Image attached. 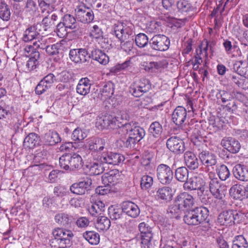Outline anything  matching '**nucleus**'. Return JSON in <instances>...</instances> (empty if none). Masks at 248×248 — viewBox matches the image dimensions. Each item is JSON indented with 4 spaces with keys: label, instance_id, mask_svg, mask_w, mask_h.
Here are the masks:
<instances>
[{
    "label": "nucleus",
    "instance_id": "nucleus-53",
    "mask_svg": "<svg viewBox=\"0 0 248 248\" xmlns=\"http://www.w3.org/2000/svg\"><path fill=\"white\" fill-rule=\"evenodd\" d=\"M217 172L214 173L213 176L211 173H208L209 179V190L212 194L216 197L217 196V178L216 177Z\"/></svg>",
    "mask_w": 248,
    "mask_h": 248
},
{
    "label": "nucleus",
    "instance_id": "nucleus-6",
    "mask_svg": "<svg viewBox=\"0 0 248 248\" xmlns=\"http://www.w3.org/2000/svg\"><path fill=\"white\" fill-rule=\"evenodd\" d=\"M122 131L129 134L132 138L137 142L140 141L145 135L144 129L136 125L133 122L125 123L122 126Z\"/></svg>",
    "mask_w": 248,
    "mask_h": 248
},
{
    "label": "nucleus",
    "instance_id": "nucleus-2",
    "mask_svg": "<svg viewBox=\"0 0 248 248\" xmlns=\"http://www.w3.org/2000/svg\"><path fill=\"white\" fill-rule=\"evenodd\" d=\"M133 27L130 22H117L113 25L112 34L123 43L133 37Z\"/></svg>",
    "mask_w": 248,
    "mask_h": 248
},
{
    "label": "nucleus",
    "instance_id": "nucleus-35",
    "mask_svg": "<svg viewBox=\"0 0 248 248\" xmlns=\"http://www.w3.org/2000/svg\"><path fill=\"white\" fill-rule=\"evenodd\" d=\"M172 189L169 186L159 188L156 191L155 197L157 200L170 201L172 199Z\"/></svg>",
    "mask_w": 248,
    "mask_h": 248
},
{
    "label": "nucleus",
    "instance_id": "nucleus-30",
    "mask_svg": "<svg viewBox=\"0 0 248 248\" xmlns=\"http://www.w3.org/2000/svg\"><path fill=\"white\" fill-rule=\"evenodd\" d=\"M91 87V80L88 78H81L77 86L76 91L78 93L85 96L90 93Z\"/></svg>",
    "mask_w": 248,
    "mask_h": 248
},
{
    "label": "nucleus",
    "instance_id": "nucleus-13",
    "mask_svg": "<svg viewBox=\"0 0 248 248\" xmlns=\"http://www.w3.org/2000/svg\"><path fill=\"white\" fill-rule=\"evenodd\" d=\"M216 39L210 38L209 41L203 40L197 49L198 55H202L203 57H207L208 53H213L216 50Z\"/></svg>",
    "mask_w": 248,
    "mask_h": 248
},
{
    "label": "nucleus",
    "instance_id": "nucleus-39",
    "mask_svg": "<svg viewBox=\"0 0 248 248\" xmlns=\"http://www.w3.org/2000/svg\"><path fill=\"white\" fill-rule=\"evenodd\" d=\"M37 41H35L33 43V47L35 49L40 48L42 49H46L48 46L51 44L53 41V38L46 36L39 37L37 39Z\"/></svg>",
    "mask_w": 248,
    "mask_h": 248
},
{
    "label": "nucleus",
    "instance_id": "nucleus-1",
    "mask_svg": "<svg viewBox=\"0 0 248 248\" xmlns=\"http://www.w3.org/2000/svg\"><path fill=\"white\" fill-rule=\"evenodd\" d=\"M209 211L204 207H197L186 212L183 217L185 223L189 226H197L205 222L209 216Z\"/></svg>",
    "mask_w": 248,
    "mask_h": 248
},
{
    "label": "nucleus",
    "instance_id": "nucleus-14",
    "mask_svg": "<svg viewBox=\"0 0 248 248\" xmlns=\"http://www.w3.org/2000/svg\"><path fill=\"white\" fill-rule=\"evenodd\" d=\"M69 57L76 63H84L90 60L91 56L86 49L80 48L71 50Z\"/></svg>",
    "mask_w": 248,
    "mask_h": 248
},
{
    "label": "nucleus",
    "instance_id": "nucleus-17",
    "mask_svg": "<svg viewBox=\"0 0 248 248\" xmlns=\"http://www.w3.org/2000/svg\"><path fill=\"white\" fill-rule=\"evenodd\" d=\"M42 31V24L37 23L33 26L28 27L24 31L23 40L27 42L34 39H37L40 36V32Z\"/></svg>",
    "mask_w": 248,
    "mask_h": 248
},
{
    "label": "nucleus",
    "instance_id": "nucleus-18",
    "mask_svg": "<svg viewBox=\"0 0 248 248\" xmlns=\"http://www.w3.org/2000/svg\"><path fill=\"white\" fill-rule=\"evenodd\" d=\"M86 147L89 148V150L93 151V154H100L105 148L106 144L104 139L98 138H92L86 140Z\"/></svg>",
    "mask_w": 248,
    "mask_h": 248
},
{
    "label": "nucleus",
    "instance_id": "nucleus-49",
    "mask_svg": "<svg viewBox=\"0 0 248 248\" xmlns=\"http://www.w3.org/2000/svg\"><path fill=\"white\" fill-rule=\"evenodd\" d=\"M248 243L242 235L236 236L232 241V248H248Z\"/></svg>",
    "mask_w": 248,
    "mask_h": 248
},
{
    "label": "nucleus",
    "instance_id": "nucleus-11",
    "mask_svg": "<svg viewBox=\"0 0 248 248\" xmlns=\"http://www.w3.org/2000/svg\"><path fill=\"white\" fill-rule=\"evenodd\" d=\"M166 146L171 152L175 154H182L185 150L184 142L177 136H172L169 138L167 140Z\"/></svg>",
    "mask_w": 248,
    "mask_h": 248
},
{
    "label": "nucleus",
    "instance_id": "nucleus-52",
    "mask_svg": "<svg viewBox=\"0 0 248 248\" xmlns=\"http://www.w3.org/2000/svg\"><path fill=\"white\" fill-rule=\"evenodd\" d=\"M135 42L138 46L140 48L145 47L148 44L149 40L147 36L144 33H139L135 37Z\"/></svg>",
    "mask_w": 248,
    "mask_h": 248
},
{
    "label": "nucleus",
    "instance_id": "nucleus-47",
    "mask_svg": "<svg viewBox=\"0 0 248 248\" xmlns=\"http://www.w3.org/2000/svg\"><path fill=\"white\" fill-rule=\"evenodd\" d=\"M90 36L96 39L97 41H98L102 47H105L102 44L105 40L103 37V32L98 26L94 25L93 27L90 32Z\"/></svg>",
    "mask_w": 248,
    "mask_h": 248
},
{
    "label": "nucleus",
    "instance_id": "nucleus-41",
    "mask_svg": "<svg viewBox=\"0 0 248 248\" xmlns=\"http://www.w3.org/2000/svg\"><path fill=\"white\" fill-rule=\"evenodd\" d=\"M83 237L91 245H96L100 242V235L94 231H86L83 233Z\"/></svg>",
    "mask_w": 248,
    "mask_h": 248
},
{
    "label": "nucleus",
    "instance_id": "nucleus-36",
    "mask_svg": "<svg viewBox=\"0 0 248 248\" xmlns=\"http://www.w3.org/2000/svg\"><path fill=\"white\" fill-rule=\"evenodd\" d=\"M153 237L152 230L140 234L141 248H154L152 243Z\"/></svg>",
    "mask_w": 248,
    "mask_h": 248
},
{
    "label": "nucleus",
    "instance_id": "nucleus-23",
    "mask_svg": "<svg viewBox=\"0 0 248 248\" xmlns=\"http://www.w3.org/2000/svg\"><path fill=\"white\" fill-rule=\"evenodd\" d=\"M122 209L126 215L133 218L138 217L140 214V209L139 206L131 201L123 202L122 205Z\"/></svg>",
    "mask_w": 248,
    "mask_h": 248
},
{
    "label": "nucleus",
    "instance_id": "nucleus-19",
    "mask_svg": "<svg viewBox=\"0 0 248 248\" xmlns=\"http://www.w3.org/2000/svg\"><path fill=\"white\" fill-rule=\"evenodd\" d=\"M187 118V111L182 106H178L173 110L171 115L172 122L178 126L185 124Z\"/></svg>",
    "mask_w": 248,
    "mask_h": 248
},
{
    "label": "nucleus",
    "instance_id": "nucleus-7",
    "mask_svg": "<svg viewBox=\"0 0 248 248\" xmlns=\"http://www.w3.org/2000/svg\"><path fill=\"white\" fill-rule=\"evenodd\" d=\"M151 88V83L149 80L142 78L130 87V92L135 97H139L148 92Z\"/></svg>",
    "mask_w": 248,
    "mask_h": 248
},
{
    "label": "nucleus",
    "instance_id": "nucleus-54",
    "mask_svg": "<svg viewBox=\"0 0 248 248\" xmlns=\"http://www.w3.org/2000/svg\"><path fill=\"white\" fill-rule=\"evenodd\" d=\"M247 50H248V45L247 44H242L240 47L233 45L232 52H235V53L233 54V56L245 58Z\"/></svg>",
    "mask_w": 248,
    "mask_h": 248
},
{
    "label": "nucleus",
    "instance_id": "nucleus-21",
    "mask_svg": "<svg viewBox=\"0 0 248 248\" xmlns=\"http://www.w3.org/2000/svg\"><path fill=\"white\" fill-rule=\"evenodd\" d=\"M62 22L66 28L73 30V31L76 32L78 36L82 33V29L79 27L74 16L66 14L63 16Z\"/></svg>",
    "mask_w": 248,
    "mask_h": 248
},
{
    "label": "nucleus",
    "instance_id": "nucleus-12",
    "mask_svg": "<svg viewBox=\"0 0 248 248\" xmlns=\"http://www.w3.org/2000/svg\"><path fill=\"white\" fill-rule=\"evenodd\" d=\"M205 182L200 176H195L188 179L184 184V188L186 190H198L202 193L204 191Z\"/></svg>",
    "mask_w": 248,
    "mask_h": 248
},
{
    "label": "nucleus",
    "instance_id": "nucleus-24",
    "mask_svg": "<svg viewBox=\"0 0 248 248\" xmlns=\"http://www.w3.org/2000/svg\"><path fill=\"white\" fill-rule=\"evenodd\" d=\"M196 127L192 130L191 134V141L193 144L198 148V150L203 148L206 144L204 143L205 140L204 137L202 135L201 130L199 129V125L196 124Z\"/></svg>",
    "mask_w": 248,
    "mask_h": 248
},
{
    "label": "nucleus",
    "instance_id": "nucleus-48",
    "mask_svg": "<svg viewBox=\"0 0 248 248\" xmlns=\"http://www.w3.org/2000/svg\"><path fill=\"white\" fill-rule=\"evenodd\" d=\"M11 13L10 9L6 4L3 1H0V18L3 21H7L10 18Z\"/></svg>",
    "mask_w": 248,
    "mask_h": 248
},
{
    "label": "nucleus",
    "instance_id": "nucleus-10",
    "mask_svg": "<svg viewBox=\"0 0 248 248\" xmlns=\"http://www.w3.org/2000/svg\"><path fill=\"white\" fill-rule=\"evenodd\" d=\"M77 19L83 23H88L92 22L94 18V15L92 10L84 5L77 7L75 10Z\"/></svg>",
    "mask_w": 248,
    "mask_h": 248
},
{
    "label": "nucleus",
    "instance_id": "nucleus-22",
    "mask_svg": "<svg viewBox=\"0 0 248 248\" xmlns=\"http://www.w3.org/2000/svg\"><path fill=\"white\" fill-rule=\"evenodd\" d=\"M230 195L235 199L242 200L245 197L248 198V187L236 184L230 189Z\"/></svg>",
    "mask_w": 248,
    "mask_h": 248
},
{
    "label": "nucleus",
    "instance_id": "nucleus-56",
    "mask_svg": "<svg viewBox=\"0 0 248 248\" xmlns=\"http://www.w3.org/2000/svg\"><path fill=\"white\" fill-rule=\"evenodd\" d=\"M25 8L26 12L32 16H35L38 12L37 6L33 0H27Z\"/></svg>",
    "mask_w": 248,
    "mask_h": 248
},
{
    "label": "nucleus",
    "instance_id": "nucleus-57",
    "mask_svg": "<svg viewBox=\"0 0 248 248\" xmlns=\"http://www.w3.org/2000/svg\"><path fill=\"white\" fill-rule=\"evenodd\" d=\"M60 166L62 169L70 170V154H65L59 158Z\"/></svg>",
    "mask_w": 248,
    "mask_h": 248
},
{
    "label": "nucleus",
    "instance_id": "nucleus-3",
    "mask_svg": "<svg viewBox=\"0 0 248 248\" xmlns=\"http://www.w3.org/2000/svg\"><path fill=\"white\" fill-rule=\"evenodd\" d=\"M54 239L52 243L57 242L59 248H64L70 245V239L74 236L73 233L69 230L57 228L52 232Z\"/></svg>",
    "mask_w": 248,
    "mask_h": 248
},
{
    "label": "nucleus",
    "instance_id": "nucleus-45",
    "mask_svg": "<svg viewBox=\"0 0 248 248\" xmlns=\"http://www.w3.org/2000/svg\"><path fill=\"white\" fill-rule=\"evenodd\" d=\"M162 131V126L158 122H154L150 124L149 132L154 137L159 138L161 135Z\"/></svg>",
    "mask_w": 248,
    "mask_h": 248
},
{
    "label": "nucleus",
    "instance_id": "nucleus-63",
    "mask_svg": "<svg viewBox=\"0 0 248 248\" xmlns=\"http://www.w3.org/2000/svg\"><path fill=\"white\" fill-rule=\"evenodd\" d=\"M36 49L35 47L31 45L26 46L25 48V50L27 52H31L30 54V58L35 61L38 62V60L40 57V53L38 51H36Z\"/></svg>",
    "mask_w": 248,
    "mask_h": 248
},
{
    "label": "nucleus",
    "instance_id": "nucleus-42",
    "mask_svg": "<svg viewBox=\"0 0 248 248\" xmlns=\"http://www.w3.org/2000/svg\"><path fill=\"white\" fill-rule=\"evenodd\" d=\"M108 129H116L117 127L121 128L122 130V126L124 124H123L122 120H124V118L119 117H116L112 115H108Z\"/></svg>",
    "mask_w": 248,
    "mask_h": 248
},
{
    "label": "nucleus",
    "instance_id": "nucleus-58",
    "mask_svg": "<svg viewBox=\"0 0 248 248\" xmlns=\"http://www.w3.org/2000/svg\"><path fill=\"white\" fill-rule=\"evenodd\" d=\"M153 184V178L149 175H143L140 180V186L143 190L150 188Z\"/></svg>",
    "mask_w": 248,
    "mask_h": 248
},
{
    "label": "nucleus",
    "instance_id": "nucleus-51",
    "mask_svg": "<svg viewBox=\"0 0 248 248\" xmlns=\"http://www.w3.org/2000/svg\"><path fill=\"white\" fill-rule=\"evenodd\" d=\"M177 7L179 12L187 13L193 10L191 3L186 0H179L177 3Z\"/></svg>",
    "mask_w": 248,
    "mask_h": 248
},
{
    "label": "nucleus",
    "instance_id": "nucleus-64",
    "mask_svg": "<svg viewBox=\"0 0 248 248\" xmlns=\"http://www.w3.org/2000/svg\"><path fill=\"white\" fill-rule=\"evenodd\" d=\"M230 176V171L227 167L224 165L220 166L218 171V176L221 180H226Z\"/></svg>",
    "mask_w": 248,
    "mask_h": 248
},
{
    "label": "nucleus",
    "instance_id": "nucleus-55",
    "mask_svg": "<svg viewBox=\"0 0 248 248\" xmlns=\"http://www.w3.org/2000/svg\"><path fill=\"white\" fill-rule=\"evenodd\" d=\"M56 0H38L39 6L42 11L54 10Z\"/></svg>",
    "mask_w": 248,
    "mask_h": 248
},
{
    "label": "nucleus",
    "instance_id": "nucleus-20",
    "mask_svg": "<svg viewBox=\"0 0 248 248\" xmlns=\"http://www.w3.org/2000/svg\"><path fill=\"white\" fill-rule=\"evenodd\" d=\"M91 179L83 181L72 184L70 187V191L76 195H82L87 193L92 184Z\"/></svg>",
    "mask_w": 248,
    "mask_h": 248
},
{
    "label": "nucleus",
    "instance_id": "nucleus-61",
    "mask_svg": "<svg viewBox=\"0 0 248 248\" xmlns=\"http://www.w3.org/2000/svg\"><path fill=\"white\" fill-rule=\"evenodd\" d=\"M108 115L102 116V117H98L96 119V126L101 129H108Z\"/></svg>",
    "mask_w": 248,
    "mask_h": 248
},
{
    "label": "nucleus",
    "instance_id": "nucleus-15",
    "mask_svg": "<svg viewBox=\"0 0 248 248\" xmlns=\"http://www.w3.org/2000/svg\"><path fill=\"white\" fill-rule=\"evenodd\" d=\"M175 203L182 210H187L194 204V198L187 192H183L177 196Z\"/></svg>",
    "mask_w": 248,
    "mask_h": 248
},
{
    "label": "nucleus",
    "instance_id": "nucleus-31",
    "mask_svg": "<svg viewBox=\"0 0 248 248\" xmlns=\"http://www.w3.org/2000/svg\"><path fill=\"white\" fill-rule=\"evenodd\" d=\"M43 141L46 145L53 146L61 141L58 133L54 131L49 130L43 137Z\"/></svg>",
    "mask_w": 248,
    "mask_h": 248
},
{
    "label": "nucleus",
    "instance_id": "nucleus-62",
    "mask_svg": "<svg viewBox=\"0 0 248 248\" xmlns=\"http://www.w3.org/2000/svg\"><path fill=\"white\" fill-rule=\"evenodd\" d=\"M209 125L207 128L210 134H216L217 132V124L216 117L215 115H211L208 118Z\"/></svg>",
    "mask_w": 248,
    "mask_h": 248
},
{
    "label": "nucleus",
    "instance_id": "nucleus-44",
    "mask_svg": "<svg viewBox=\"0 0 248 248\" xmlns=\"http://www.w3.org/2000/svg\"><path fill=\"white\" fill-rule=\"evenodd\" d=\"M110 221L105 216L99 217L95 223L96 228L100 231L108 230L110 226Z\"/></svg>",
    "mask_w": 248,
    "mask_h": 248
},
{
    "label": "nucleus",
    "instance_id": "nucleus-46",
    "mask_svg": "<svg viewBox=\"0 0 248 248\" xmlns=\"http://www.w3.org/2000/svg\"><path fill=\"white\" fill-rule=\"evenodd\" d=\"M175 176L178 181L186 183L188 180V171L185 167H179L175 170Z\"/></svg>",
    "mask_w": 248,
    "mask_h": 248
},
{
    "label": "nucleus",
    "instance_id": "nucleus-34",
    "mask_svg": "<svg viewBox=\"0 0 248 248\" xmlns=\"http://www.w3.org/2000/svg\"><path fill=\"white\" fill-rule=\"evenodd\" d=\"M40 137L35 133H30L24 139L23 145L29 149L33 148L39 145Z\"/></svg>",
    "mask_w": 248,
    "mask_h": 248
},
{
    "label": "nucleus",
    "instance_id": "nucleus-50",
    "mask_svg": "<svg viewBox=\"0 0 248 248\" xmlns=\"http://www.w3.org/2000/svg\"><path fill=\"white\" fill-rule=\"evenodd\" d=\"M233 69L238 75L248 76V67L244 66V63L241 61L236 62L233 64Z\"/></svg>",
    "mask_w": 248,
    "mask_h": 248
},
{
    "label": "nucleus",
    "instance_id": "nucleus-40",
    "mask_svg": "<svg viewBox=\"0 0 248 248\" xmlns=\"http://www.w3.org/2000/svg\"><path fill=\"white\" fill-rule=\"evenodd\" d=\"M83 164L81 156L76 153L70 154V171L80 169Z\"/></svg>",
    "mask_w": 248,
    "mask_h": 248
},
{
    "label": "nucleus",
    "instance_id": "nucleus-9",
    "mask_svg": "<svg viewBox=\"0 0 248 248\" xmlns=\"http://www.w3.org/2000/svg\"><path fill=\"white\" fill-rule=\"evenodd\" d=\"M97 159L103 163L114 165H119L121 162L124 161V156L116 153H103L97 157Z\"/></svg>",
    "mask_w": 248,
    "mask_h": 248
},
{
    "label": "nucleus",
    "instance_id": "nucleus-16",
    "mask_svg": "<svg viewBox=\"0 0 248 248\" xmlns=\"http://www.w3.org/2000/svg\"><path fill=\"white\" fill-rule=\"evenodd\" d=\"M56 80L55 76L50 73L45 76L38 84L35 88V92L37 94H41L52 86Z\"/></svg>",
    "mask_w": 248,
    "mask_h": 248
},
{
    "label": "nucleus",
    "instance_id": "nucleus-5",
    "mask_svg": "<svg viewBox=\"0 0 248 248\" xmlns=\"http://www.w3.org/2000/svg\"><path fill=\"white\" fill-rule=\"evenodd\" d=\"M149 45L153 50L165 51L169 48L170 40L166 35L156 34L149 40Z\"/></svg>",
    "mask_w": 248,
    "mask_h": 248
},
{
    "label": "nucleus",
    "instance_id": "nucleus-38",
    "mask_svg": "<svg viewBox=\"0 0 248 248\" xmlns=\"http://www.w3.org/2000/svg\"><path fill=\"white\" fill-rule=\"evenodd\" d=\"M91 57L93 60L103 65L107 64L109 62L108 57L99 49H96L92 50Z\"/></svg>",
    "mask_w": 248,
    "mask_h": 248
},
{
    "label": "nucleus",
    "instance_id": "nucleus-43",
    "mask_svg": "<svg viewBox=\"0 0 248 248\" xmlns=\"http://www.w3.org/2000/svg\"><path fill=\"white\" fill-rule=\"evenodd\" d=\"M123 211L118 208H115L113 206H110L108 209V214L112 220H118L117 223L120 221H123L124 219L122 214Z\"/></svg>",
    "mask_w": 248,
    "mask_h": 248
},
{
    "label": "nucleus",
    "instance_id": "nucleus-28",
    "mask_svg": "<svg viewBox=\"0 0 248 248\" xmlns=\"http://www.w3.org/2000/svg\"><path fill=\"white\" fill-rule=\"evenodd\" d=\"M114 91V84L111 81L107 82L102 88H100L97 97L104 100L113 95Z\"/></svg>",
    "mask_w": 248,
    "mask_h": 248
},
{
    "label": "nucleus",
    "instance_id": "nucleus-37",
    "mask_svg": "<svg viewBox=\"0 0 248 248\" xmlns=\"http://www.w3.org/2000/svg\"><path fill=\"white\" fill-rule=\"evenodd\" d=\"M98 162L91 163L87 165L90 175H97L101 174L104 171L103 163L101 162L97 157L96 158Z\"/></svg>",
    "mask_w": 248,
    "mask_h": 248
},
{
    "label": "nucleus",
    "instance_id": "nucleus-32",
    "mask_svg": "<svg viewBox=\"0 0 248 248\" xmlns=\"http://www.w3.org/2000/svg\"><path fill=\"white\" fill-rule=\"evenodd\" d=\"M227 187L223 184H220L218 188V204H219L222 210L227 207Z\"/></svg>",
    "mask_w": 248,
    "mask_h": 248
},
{
    "label": "nucleus",
    "instance_id": "nucleus-26",
    "mask_svg": "<svg viewBox=\"0 0 248 248\" xmlns=\"http://www.w3.org/2000/svg\"><path fill=\"white\" fill-rule=\"evenodd\" d=\"M55 221L66 228H71L74 224L73 216L65 213H59L55 216Z\"/></svg>",
    "mask_w": 248,
    "mask_h": 248
},
{
    "label": "nucleus",
    "instance_id": "nucleus-29",
    "mask_svg": "<svg viewBox=\"0 0 248 248\" xmlns=\"http://www.w3.org/2000/svg\"><path fill=\"white\" fill-rule=\"evenodd\" d=\"M234 176L242 181L248 180V168L244 165L237 164L233 169Z\"/></svg>",
    "mask_w": 248,
    "mask_h": 248
},
{
    "label": "nucleus",
    "instance_id": "nucleus-60",
    "mask_svg": "<svg viewBox=\"0 0 248 248\" xmlns=\"http://www.w3.org/2000/svg\"><path fill=\"white\" fill-rule=\"evenodd\" d=\"M62 45L60 43H56L53 45H49L46 47V53L50 56H54L59 53L61 49Z\"/></svg>",
    "mask_w": 248,
    "mask_h": 248
},
{
    "label": "nucleus",
    "instance_id": "nucleus-33",
    "mask_svg": "<svg viewBox=\"0 0 248 248\" xmlns=\"http://www.w3.org/2000/svg\"><path fill=\"white\" fill-rule=\"evenodd\" d=\"M184 160L187 167L191 170L198 168L199 162L196 155L191 152H186L184 154Z\"/></svg>",
    "mask_w": 248,
    "mask_h": 248
},
{
    "label": "nucleus",
    "instance_id": "nucleus-25",
    "mask_svg": "<svg viewBox=\"0 0 248 248\" xmlns=\"http://www.w3.org/2000/svg\"><path fill=\"white\" fill-rule=\"evenodd\" d=\"M119 177L120 173L118 170H111L102 175V183L105 185L114 186L118 182Z\"/></svg>",
    "mask_w": 248,
    "mask_h": 248
},
{
    "label": "nucleus",
    "instance_id": "nucleus-4",
    "mask_svg": "<svg viewBox=\"0 0 248 248\" xmlns=\"http://www.w3.org/2000/svg\"><path fill=\"white\" fill-rule=\"evenodd\" d=\"M199 157L207 168L208 173L213 176L214 173L217 172V158L216 155L207 151H202L199 153Z\"/></svg>",
    "mask_w": 248,
    "mask_h": 248
},
{
    "label": "nucleus",
    "instance_id": "nucleus-59",
    "mask_svg": "<svg viewBox=\"0 0 248 248\" xmlns=\"http://www.w3.org/2000/svg\"><path fill=\"white\" fill-rule=\"evenodd\" d=\"M87 136V134L84 130L79 128H76L73 132L72 134V139L73 140H82L84 139Z\"/></svg>",
    "mask_w": 248,
    "mask_h": 248
},
{
    "label": "nucleus",
    "instance_id": "nucleus-8",
    "mask_svg": "<svg viewBox=\"0 0 248 248\" xmlns=\"http://www.w3.org/2000/svg\"><path fill=\"white\" fill-rule=\"evenodd\" d=\"M156 176L162 184L168 185L172 181L173 173L172 169L168 165L161 164L156 168Z\"/></svg>",
    "mask_w": 248,
    "mask_h": 248
},
{
    "label": "nucleus",
    "instance_id": "nucleus-27",
    "mask_svg": "<svg viewBox=\"0 0 248 248\" xmlns=\"http://www.w3.org/2000/svg\"><path fill=\"white\" fill-rule=\"evenodd\" d=\"M238 217V213L235 214L232 211L225 210L218 216V223L221 225H227L233 220H236Z\"/></svg>",
    "mask_w": 248,
    "mask_h": 248
}]
</instances>
